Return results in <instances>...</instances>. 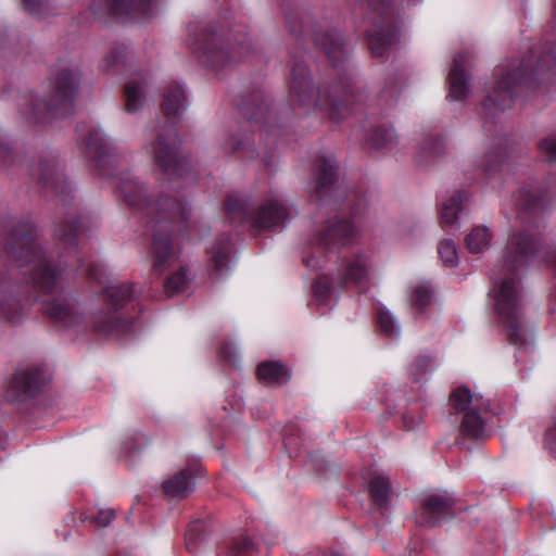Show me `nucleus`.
I'll return each mask as SVG.
<instances>
[{
    "mask_svg": "<svg viewBox=\"0 0 556 556\" xmlns=\"http://www.w3.org/2000/svg\"><path fill=\"white\" fill-rule=\"evenodd\" d=\"M157 219L153 237L154 269L164 271L174 264L176 254L170 245L169 232L180 231V224L189 216V207L182 202L163 197L155 203Z\"/></svg>",
    "mask_w": 556,
    "mask_h": 556,
    "instance_id": "f257e3e1",
    "label": "nucleus"
},
{
    "mask_svg": "<svg viewBox=\"0 0 556 556\" xmlns=\"http://www.w3.org/2000/svg\"><path fill=\"white\" fill-rule=\"evenodd\" d=\"M80 78V71L76 65L60 64L51 78L48 99L41 101L31 97L29 108L24 113L35 119L46 112L62 116L70 110L78 92Z\"/></svg>",
    "mask_w": 556,
    "mask_h": 556,
    "instance_id": "f03ea898",
    "label": "nucleus"
},
{
    "mask_svg": "<svg viewBox=\"0 0 556 556\" xmlns=\"http://www.w3.org/2000/svg\"><path fill=\"white\" fill-rule=\"evenodd\" d=\"M290 93L294 102L302 105L315 104L321 110L328 111L332 119L340 117L341 111L351 103L352 96L350 88L338 84L332 85L329 90L316 91L305 67L294 71Z\"/></svg>",
    "mask_w": 556,
    "mask_h": 556,
    "instance_id": "7ed1b4c3",
    "label": "nucleus"
},
{
    "mask_svg": "<svg viewBox=\"0 0 556 556\" xmlns=\"http://www.w3.org/2000/svg\"><path fill=\"white\" fill-rule=\"evenodd\" d=\"M9 253L22 267L26 265L31 267V279L43 293H52L56 290L60 271L52 268L30 233L14 232L11 238Z\"/></svg>",
    "mask_w": 556,
    "mask_h": 556,
    "instance_id": "20e7f679",
    "label": "nucleus"
},
{
    "mask_svg": "<svg viewBox=\"0 0 556 556\" xmlns=\"http://www.w3.org/2000/svg\"><path fill=\"white\" fill-rule=\"evenodd\" d=\"M554 70H556V46L544 50L531 68L530 65L522 63L517 70L508 72L490 92L489 105L505 111L511 106L516 90L521 88L530 74L539 75Z\"/></svg>",
    "mask_w": 556,
    "mask_h": 556,
    "instance_id": "39448f33",
    "label": "nucleus"
},
{
    "mask_svg": "<svg viewBox=\"0 0 556 556\" xmlns=\"http://www.w3.org/2000/svg\"><path fill=\"white\" fill-rule=\"evenodd\" d=\"M190 46L198 60L212 67L240 62L250 51L245 37L236 43H230L226 42L222 35L208 28L203 29L200 37L194 38Z\"/></svg>",
    "mask_w": 556,
    "mask_h": 556,
    "instance_id": "423d86ee",
    "label": "nucleus"
},
{
    "mask_svg": "<svg viewBox=\"0 0 556 556\" xmlns=\"http://www.w3.org/2000/svg\"><path fill=\"white\" fill-rule=\"evenodd\" d=\"M225 210L232 220L249 219L260 230H274L285 226L290 218V210L277 199L265 201L256 212L250 213L240 197L230 195L226 200Z\"/></svg>",
    "mask_w": 556,
    "mask_h": 556,
    "instance_id": "0eeeda50",
    "label": "nucleus"
},
{
    "mask_svg": "<svg viewBox=\"0 0 556 556\" xmlns=\"http://www.w3.org/2000/svg\"><path fill=\"white\" fill-rule=\"evenodd\" d=\"M490 299L500 321L506 327L508 338L517 343L521 339L519 331L521 316V298L514 278L494 281Z\"/></svg>",
    "mask_w": 556,
    "mask_h": 556,
    "instance_id": "6e6552de",
    "label": "nucleus"
},
{
    "mask_svg": "<svg viewBox=\"0 0 556 556\" xmlns=\"http://www.w3.org/2000/svg\"><path fill=\"white\" fill-rule=\"evenodd\" d=\"M180 140L174 129H166L157 135L148 152L153 162L169 178L181 177L188 172V161L180 153Z\"/></svg>",
    "mask_w": 556,
    "mask_h": 556,
    "instance_id": "1a4fd4ad",
    "label": "nucleus"
},
{
    "mask_svg": "<svg viewBox=\"0 0 556 556\" xmlns=\"http://www.w3.org/2000/svg\"><path fill=\"white\" fill-rule=\"evenodd\" d=\"M540 239L526 232L514 233L504 254V266L509 273L528 265L539 252Z\"/></svg>",
    "mask_w": 556,
    "mask_h": 556,
    "instance_id": "9d476101",
    "label": "nucleus"
},
{
    "mask_svg": "<svg viewBox=\"0 0 556 556\" xmlns=\"http://www.w3.org/2000/svg\"><path fill=\"white\" fill-rule=\"evenodd\" d=\"M357 232V228L349 220L330 219L318 230L314 241V249L316 252H334L340 247L349 243Z\"/></svg>",
    "mask_w": 556,
    "mask_h": 556,
    "instance_id": "9b49d317",
    "label": "nucleus"
},
{
    "mask_svg": "<svg viewBox=\"0 0 556 556\" xmlns=\"http://www.w3.org/2000/svg\"><path fill=\"white\" fill-rule=\"evenodd\" d=\"M27 309L17 285L11 279L8 271L0 267V319L3 321H18Z\"/></svg>",
    "mask_w": 556,
    "mask_h": 556,
    "instance_id": "f8f14e48",
    "label": "nucleus"
},
{
    "mask_svg": "<svg viewBox=\"0 0 556 556\" xmlns=\"http://www.w3.org/2000/svg\"><path fill=\"white\" fill-rule=\"evenodd\" d=\"M45 382L38 369H18L9 380L5 390V399L9 402H22L35 395Z\"/></svg>",
    "mask_w": 556,
    "mask_h": 556,
    "instance_id": "ddd939ff",
    "label": "nucleus"
},
{
    "mask_svg": "<svg viewBox=\"0 0 556 556\" xmlns=\"http://www.w3.org/2000/svg\"><path fill=\"white\" fill-rule=\"evenodd\" d=\"M156 2L157 0H92L91 9L94 13L108 11L139 18L150 16Z\"/></svg>",
    "mask_w": 556,
    "mask_h": 556,
    "instance_id": "4468645a",
    "label": "nucleus"
},
{
    "mask_svg": "<svg viewBox=\"0 0 556 556\" xmlns=\"http://www.w3.org/2000/svg\"><path fill=\"white\" fill-rule=\"evenodd\" d=\"M454 505V498L447 493L429 494L422 502L421 522L435 525L441 518L450 515Z\"/></svg>",
    "mask_w": 556,
    "mask_h": 556,
    "instance_id": "2eb2a0df",
    "label": "nucleus"
},
{
    "mask_svg": "<svg viewBox=\"0 0 556 556\" xmlns=\"http://www.w3.org/2000/svg\"><path fill=\"white\" fill-rule=\"evenodd\" d=\"M45 313L66 328L78 327L84 320L75 304L64 300H54L47 303Z\"/></svg>",
    "mask_w": 556,
    "mask_h": 556,
    "instance_id": "dca6fc26",
    "label": "nucleus"
},
{
    "mask_svg": "<svg viewBox=\"0 0 556 556\" xmlns=\"http://www.w3.org/2000/svg\"><path fill=\"white\" fill-rule=\"evenodd\" d=\"M467 61L466 54H457L448 76V97L453 100H462L468 96V78L464 65Z\"/></svg>",
    "mask_w": 556,
    "mask_h": 556,
    "instance_id": "f3484780",
    "label": "nucleus"
},
{
    "mask_svg": "<svg viewBox=\"0 0 556 556\" xmlns=\"http://www.w3.org/2000/svg\"><path fill=\"white\" fill-rule=\"evenodd\" d=\"M187 108V97L182 87L178 84L170 85L162 101V111L170 119L175 121Z\"/></svg>",
    "mask_w": 556,
    "mask_h": 556,
    "instance_id": "a211bd4d",
    "label": "nucleus"
},
{
    "mask_svg": "<svg viewBox=\"0 0 556 556\" xmlns=\"http://www.w3.org/2000/svg\"><path fill=\"white\" fill-rule=\"evenodd\" d=\"M369 262L365 255H355L346 260L342 270L344 285H361L368 277Z\"/></svg>",
    "mask_w": 556,
    "mask_h": 556,
    "instance_id": "6ab92c4d",
    "label": "nucleus"
},
{
    "mask_svg": "<svg viewBox=\"0 0 556 556\" xmlns=\"http://www.w3.org/2000/svg\"><path fill=\"white\" fill-rule=\"evenodd\" d=\"M451 405L463 413L488 407L481 395L472 394L466 387H459L450 395Z\"/></svg>",
    "mask_w": 556,
    "mask_h": 556,
    "instance_id": "aec40b11",
    "label": "nucleus"
},
{
    "mask_svg": "<svg viewBox=\"0 0 556 556\" xmlns=\"http://www.w3.org/2000/svg\"><path fill=\"white\" fill-rule=\"evenodd\" d=\"M193 485L192 472L186 469L164 482V492L173 497H185L193 490Z\"/></svg>",
    "mask_w": 556,
    "mask_h": 556,
    "instance_id": "412c9836",
    "label": "nucleus"
},
{
    "mask_svg": "<svg viewBox=\"0 0 556 556\" xmlns=\"http://www.w3.org/2000/svg\"><path fill=\"white\" fill-rule=\"evenodd\" d=\"M121 191L130 206L141 208L147 202L144 185L137 178H125L121 184Z\"/></svg>",
    "mask_w": 556,
    "mask_h": 556,
    "instance_id": "4be33fe9",
    "label": "nucleus"
},
{
    "mask_svg": "<svg viewBox=\"0 0 556 556\" xmlns=\"http://www.w3.org/2000/svg\"><path fill=\"white\" fill-rule=\"evenodd\" d=\"M465 200H467L466 193L457 191L442 203L441 222L444 225L453 226L458 220L459 213L463 210V202Z\"/></svg>",
    "mask_w": 556,
    "mask_h": 556,
    "instance_id": "5701e85b",
    "label": "nucleus"
},
{
    "mask_svg": "<svg viewBox=\"0 0 556 556\" xmlns=\"http://www.w3.org/2000/svg\"><path fill=\"white\" fill-rule=\"evenodd\" d=\"M124 94L126 111L129 113L137 112L146 101V89L143 81L139 79L128 81L125 86Z\"/></svg>",
    "mask_w": 556,
    "mask_h": 556,
    "instance_id": "b1692460",
    "label": "nucleus"
},
{
    "mask_svg": "<svg viewBox=\"0 0 556 556\" xmlns=\"http://www.w3.org/2000/svg\"><path fill=\"white\" fill-rule=\"evenodd\" d=\"M492 232L486 226H476L466 236V247L471 253H482L490 248Z\"/></svg>",
    "mask_w": 556,
    "mask_h": 556,
    "instance_id": "393cba45",
    "label": "nucleus"
},
{
    "mask_svg": "<svg viewBox=\"0 0 556 556\" xmlns=\"http://www.w3.org/2000/svg\"><path fill=\"white\" fill-rule=\"evenodd\" d=\"M105 296L115 312L132 299V290L129 283L114 282L105 288Z\"/></svg>",
    "mask_w": 556,
    "mask_h": 556,
    "instance_id": "a878e982",
    "label": "nucleus"
},
{
    "mask_svg": "<svg viewBox=\"0 0 556 556\" xmlns=\"http://www.w3.org/2000/svg\"><path fill=\"white\" fill-rule=\"evenodd\" d=\"M258 377L268 383H283L289 380L287 368L279 362H264L257 368Z\"/></svg>",
    "mask_w": 556,
    "mask_h": 556,
    "instance_id": "bb28decb",
    "label": "nucleus"
},
{
    "mask_svg": "<svg viewBox=\"0 0 556 556\" xmlns=\"http://www.w3.org/2000/svg\"><path fill=\"white\" fill-rule=\"evenodd\" d=\"M85 146L88 153L93 155L98 162H101L109 149V142H106L101 129H93L85 140Z\"/></svg>",
    "mask_w": 556,
    "mask_h": 556,
    "instance_id": "cd10ccee",
    "label": "nucleus"
},
{
    "mask_svg": "<svg viewBox=\"0 0 556 556\" xmlns=\"http://www.w3.org/2000/svg\"><path fill=\"white\" fill-rule=\"evenodd\" d=\"M317 188L323 189L331 185L337 176V164L332 159H323L316 164Z\"/></svg>",
    "mask_w": 556,
    "mask_h": 556,
    "instance_id": "c85d7f7f",
    "label": "nucleus"
},
{
    "mask_svg": "<svg viewBox=\"0 0 556 556\" xmlns=\"http://www.w3.org/2000/svg\"><path fill=\"white\" fill-rule=\"evenodd\" d=\"M480 410L481 409H471L464 413L462 428L469 437L479 438L483 433L484 422L480 417Z\"/></svg>",
    "mask_w": 556,
    "mask_h": 556,
    "instance_id": "c756f323",
    "label": "nucleus"
},
{
    "mask_svg": "<svg viewBox=\"0 0 556 556\" xmlns=\"http://www.w3.org/2000/svg\"><path fill=\"white\" fill-rule=\"evenodd\" d=\"M118 319L113 312H97L92 317V326L99 333L111 334L118 326Z\"/></svg>",
    "mask_w": 556,
    "mask_h": 556,
    "instance_id": "7c9ffc66",
    "label": "nucleus"
},
{
    "mask_svg": "<svg viewBox=\"0 0 556 556\" xmlns=\"http://www.w3.org/2000/svg\"><path fill=\"white\" fill-rule=\"evenodd\" d=\"M230 250V241L227 238L220 239L212 245L210 250L211 261L217 269H223L228 264Z\"/></svg>",
    "mask_w": 556,
    "mask_h": 556,
    "instance_id": "2f4dec72",
    "label": "nucleus"
},
{
    "mask_svg": "<svg viewBox=\"0 0 556 556\" xmlns=\"http://www.w3.org/2000/svg\"><path fill=\"white\" fill-rule=\"evenodd\" d=\"M38 178L42 180L47 187H51L55 190H58L60 185L64 181V177L56 166L49 163L40 164Z\"/></svg>",
    "mask_w": 556,
    "mask_h": 556,
    "instance_id": "473e14b6",
    "label": "nucleus"
},
{
    "mask_svg": "<svg viewBox=\"0 0 556 556\" xmlns=\"http://www.w3.org/2000/svg\"><path fill=\"white\" fill-rule=\"evenodd\" d=\"M189 283V278L184 269L174 273L167 278L164 288L168 296H174L178 293L184 292Z\"/></svg>",
    "mask_w": 556,
    "mask_h": 556,
    "instance_id": "72a5a7b5",
    "label": "nucleus"
},
{
    "mask_svg": "<svg viewBox=\"0 0 556 556\" xmlns=\"http://www.w3.org/2000/svg\"><path fill=\"white\" fill-rule=\"evenodd\" d=\"M439 255L445 266L454 267L459 263L455 242L451 239L442 240L438 247Z\"/></svg>",
    "mask_w": 556,
    "mask_h": 556,
    "instance_id": "f704fd0d",
    "label": "nucleus"
},
{
    "mask_svg": "<svg viewBox=\"0 0 556 556\" xmlns=\"http://www.w3.org/2000/svg\"><path fill=\"white\" fill-rule=\"evenodd\" d=\"M370 491L375 501L383 503L388 500L391 493L389 480L383 476H376L371 479Z\"/></svg>",
    "mask_w": 556,
    "mask_h": 556,
    "instance_id": "c9c22d12",
    "label": "nucleus"
},
{
    "mask_svg": "<svg viewBox=\"0 0 556 556\" xmlns=\"http://www.w3.org/2000/svg\"><path fill=\"white\" fill-rule=\"evenodd\" d=\"M396 136L393 128L378 127L370 135V144L375 148H383L391 144Z\"/></svg>",
    "mask_w": 556,
    "mask_h": 556,
    "instance_id": "e433bc0d",
    "label": "nucleus"
},
{
    "mask_svg": "<svg viewBox=\"0 0 556 556\" xmlns=\"http://www.w3.org/2000/svg\"><path fill=\"white\" fill-rule=\"evenodd\" d=\"M378 324L380 330L387 336H397L400 331L399 324L394 319L393 315L386 308L378 309Z\"/></svg>",
    "mask_w": 556,
    "mask_h": 556,
    "instance_id": "4c0bfd02",
    "label": "nucleus"
},
{
    "mask_svg": "<svg viewBox=\"0 0 556 556\" xmlns=\"http://www.w3.org/2000/svg\"><path fill=\"white\" fill-rule=\"evenodd\" d=\"M369 46L371 49V52L375 55L382 56L384 55L386 51L389 49V47L394 41L393 36H384V35H372L370 34L368 36Z\"/></svg>",
    "mask_w": 556,
    "mask_h": 556,
    "instance_id": "58836bf2",
    "label": "nucleus"
},
{
    "mask_svg": "<svg viewBox=\"0 0 556 556\" xmlns=\"http://www.w3.org/2000/svg\"><path fill=\"white\" fill-rule=\"evenodd\" d=\"M542 198L531 188H522L519 191L517 205L520 208L532 210L540 204Z\"/></svg>",
    "mask_w": 556,
    "mask_h": 556,
    "instance_id": "ea45409f",
    "label": "nucleus"
},
{
    "mask_svg": "<svg viewBox=\"0 0 556 556\" xmlns=\"http://www.w3.org/2000/svg\"><path fill=\"white\" fill-rule=\"evenodd\" d=\"M432 298L431 288L426 283H419L414 287V305L419 308L427 306Z\"/></svg>",
    "mask_w": 556,
    "mask_h": 556,
    "instance_id": "a19ab883",
    "label": "nucleus"
},
{
    "mask_svg": "<svg viewBox=\"0 0 556 556\" xmlns=\"http://www.w3.org/2000/svg\"><path fill=\"white\" fill-rule=\"evenodd\" d=\"M541 154L551 163H556V135H551L539 143Z\"/></svg>",
    "mask_w": 556,
    "mask_h": 556,
    "instance_id": "79ce46f5",
    "label": "nucleus"
},
{
    "mask_svg": "<svg viewBox=\"0 0 556 556\" xmlns=\"http://www.w3.org/2000/svg\"><path fill=\"white\" fill-rule=\"evenodd\" d=\"M254 552V544L250 539L241 536L233 542L230 549L231 556H252Z\"/></svg>",
    "mask_w": 556,
    "mask_h": 556,
    "instance_id": "37998d69",
    "label": "nucleus"
},
{
    "mask_svg": "<svg viewBox=\"0 0 556 556\" xmlns=\"http://www.w3.org/2000/svg\"><path fill=\"white\" fill-rule=\"evenodd\" d=\"M24 4L26 10L33 15L45 16L50 11L48 0H24Z\"/></svg>",
    "mask_w": 556,
    "mask_h": 556,
    "instance_id": "c03bdc74",
    "label": "nucleus"
},
{
    "mask_svg": "<svg viewBox=\"0 0 556 556\" xmlns=\"http://www.w3.org/2000/svg\"><path fill=\"white\" fill-rule=\"evenodd\" d=\"M503 160H504V154L502 152L490 151L485 154L483 167L485 170L494 169L502 163Z\"/></svg>",
    "mask_w": 556,
    "mask_h": 556,
    "instance_id": "a18cd8bd",
    "label": "nucleus"
},
{
    "mask_svg": "<svg viewBox=\"0 0 556 556\" xmlns=\"http://www.w3.org/2000/svg\"><path fill=\"white\" fill-rule=\"evenodd\" d=\"M330 289L328 283V279L325 277H319L313 285L314 294L318 298L324 296Z\"/></svg>",
    "mask_w": 556,
    "mask_h": 556,
    "instance_id": "49530a36",
    "label": "nucleus"
},
{
    "mask_svg": "<svg viewBox=\"0 0 556 556\" xmlns=\"http://www.w3.org/2000/svg\"><path fill=\"white\" fill-rule=\"evenodd\" d=\"M123 61H124V54L122 53V51H112L104 59L105 68H110L114 65H117V64L122 63Z\"/></svg>",
    "mask_w": 556,
    "mask_h": 556,
    "instance_id": "de8ad7c7",
    "label": "nucleus"
},
{
    "mask_svg": "<svg viewBox=\"0 0 556 556\" xmlns=\"http://www.w3.org/2000/svg\"><path fill=\"white\" fill-rule=\"evenodd\" d=\"M545 442H546L547 447L553 453L556 454V418H555V421H554L553 426L551 427V429L546 433Z\"/></svg>",
    "mask_w": 556,
    "mask_h": 556,
    "instance_id": "09e8293b",
    "label": "nucleus"
},
{
    "mask_svg": "<svg viewBox=\"0 0 556 556\" xmlns=\"http://www.w3.org/2000/svg\"><path fill=\"white\" fill-rule=\"evenodd\" d=\"M76 233H77V227L76 226H72L71 229H70V232H65L62 229H59L56 231V236L59 237V239L64 241V242H66V243H72L74 238L76 237Z\"/></svg>",
    "mask_w": 556,
    "mask_h": 556,
    "instance_id": "8fccbe9b",
    "label": "nucleus"
},
{
    "mask_svg": "<svg viewBox=\"0 0 556 556\" xmlns=\"http://www.w3.org/2000/svg\"><path fill=\"white\" fill-rule=\"evenodd\" d=\"M114 518V513L112 510H102L98 518V523L102 527L108 526L111 520Z\"/></svg>",
    "mask_w": 556,
    "mask_h": 556,
    "instance_id": "3c124183",
    "label": "nucleus"
},
{
    "mask_svg": "<svg viewBox=\"0 0 556 556\" xmlns=\"http://www.w3.org/2000/svg\"><path fill=\"white\" fill-rule=\"evenodd\" d=\"M305 264L307 267H311V268H316L318 267V262L315 261V258L312 256V257H307L305 260Z\"/></svg>",
    "mask_w": 556,
    "mask_h": 556,
    "instance_id": "603ef678",
    "label": "nucleus"
},
{
    "mask_svg": "<svg viewBox=\"0 0 556 556\" xmlns=\"http://www.w3.org/2000/svg\"><path fill=\"white\" fill-rule=\"evenodd\" d=\"M4 153H7L5 147L0 142V156H2Z\"/></svg>",
    "mask_w": 556,
    "mask_h": 556,
    "instance_id": "864d4df0",
    "label": "nucleus"
},
{
    "mask_svg": "<svg viewBox=\"0 0 556 556\" xmlns=\"http://www.w3.org/2000/svg\"><path fill=\"white\" fill-rule=\"evenodd\" d=\"M325 52L330 56L332 51L330 49H328L327 47H325Z\"/></svg>",
    "mask_w": 556,
    "mask_h": 556,
    "instance_id": "5fc2aeb1",
    "label": "nucleus"
},
{
    "mask_svg": "<svg viewBox=\"0 0 556 556\" xmlns=\"http://www.w3.org/2000/svg\"><path fill=\"white\" fill-rule=\"evenodd\" d=\"M382 5L389 2V0H378Z\"/></svg>",
    "mask_w": 556,
    "mask_h": 556,
    "instance_id": "6e6d98bb",
    "label": "nucleus"
},
{
    "mask_svg": "<svg viewBox=\"0 0 556 556\" xmlns=\"http://www.w3.org/2000/svg\"><path fill=\"white\" fill-rule=\"evenodd\" d=\"M90 276H96V274L93 273V270L91 269L90 273H89Z\"/></svg>",
    "mask_w": 556,
    "mask_h": 556,
    "instance_id": "4d7b16f0",
    "label": "nucleus"
}]
</instances>
